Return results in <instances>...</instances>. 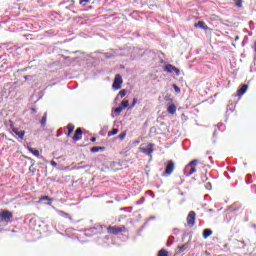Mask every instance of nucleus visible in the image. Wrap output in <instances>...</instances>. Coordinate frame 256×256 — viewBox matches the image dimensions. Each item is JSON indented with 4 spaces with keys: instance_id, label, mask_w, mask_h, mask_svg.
<instances>
[{
    "instance_id": "nucleus-34",
    "label": "nucleus",
    "mask_w": 256,
    "mask_h": 256,
    "mask_svg": "<svg viewBox=\"0 0 256 256\" xmlns=\"http://www.w3.org/2000/svg\"><path fill=\"white\" fill-rule=\"evenodd\" d=\"M95 141H97V138L92 137V138H91V142H92V143H95Z\"/></svg>"
},
{
    "instance_id": "nucleus-6",
    "label": "nucleus",
    "mask_w": 256,
    "mask_h": 256,
    "mask_svg": "<svg viewBox=\"0 0 256 256\" xmlns=\"http://www.w3.org/2000/svg\"><path fill=\"white\" fill-rule=\"evenodd\" d=\"M196 217H197V214L195 213V211H190L188 213L187 218H186L188 227H195Z\"/></svg>"
},
{
    "instance_id": "nucleus-27",
    "label": "nucleus",
    "mask_w": 256,
    "mask_h": 256,
    "mask_svg": "<svg viewBox=\"0 0 256 256\" xmlns=\"http://www.w3.org/2000/svg\"><path fill=\"white\" fill-rule=\"evenodd\" d=\"M118 137H119V139L121 141H123V139H125V137H127V133L126 132H122Z\"/></svg>"
},
{
    "instance_id": "nucleus-28",
    "label": "nucleus",
    "mask_w": 256,
    "mask_h": 256,
    "mask_svg": "<svg viewBox=\"0 0 256 256\" xmlns=\"http://www.w3.org/2000/svg\"><path fill=\"white\" fill-rule=\"evenodd\" d=\"M123 111V108L121 106L117 107L115 109V113H117V115H120V113Z\"/></svg>"
},
{
    "instance_id": "nucleus-9",
    "label": "nucleus",
    "mask_w": 256,
    "mask_h": 256,
    "mask_svg": "<svg viewBox=\"0 0 256 256\" xmlns=\"http://www.w3.org/2000/svg\"><path fill=\"white\" fill-rule=\"evenodd\" d=\"M163 69H164L165 73H173L174 72V73H176V75H179V73H181L179 68H177L171 64L163 66Z\"/></svg>"
},
{
    "instance_id": "nucleus-22",
    "label": "nucleus",
    "mask_w": 256,
    "mask_h": 256,
    "mask_svg": "<svg viewBox=\"0 0 256 256\" xmlns=\"http://www.w3.org/2000/svg\"><path fill=\"white\" fill-rule=\"evenodd\" d=\"M187 249V244L178 246V253H183Z\"/></svg>"
},
{
    "instance_id": "nucleus-32",
    "label": "nucleus",
    "mask_w": 256,
    "mask_h": 256,
    "mask_svg": "<svg viewBox=\"0 0 256 256\" xmlns=\"http://www.w3.org/2000/svg\"><path fill=\"white\" fill-rule=\"evenodd\" d=\"M97 229L99 230V233H101V231L103 230V227L98 226L97 228H92V231H97Z\"/></svg>"
},
{
    "instance_id": "nucleus-8",
    "label": "nucleus",
    "mask_w": 256,
    "mask_h": 256,
    "mask_svg": "<svg viewBox=\"0 0 256 256\" xmlns=\"http://www.w3.org/2000/svg\"><path fill=\"white\" fill-rule=\"evenodd\" d=\"M121 85H123V78L121 77V74H117L114 78L112 87L116 91H119V89H121Z\"/></svg>"
},
{
    "instance_id": "nucleus-14",
    "label": "nucleus",
    "mask_w": 256,
    "mask_h": 256,
    "mask_svg": "<svg viewBox=\"0 0 256 256\" xmlns=\"http://www.w3.org/2000/svg\"><path fill=\"white\" fill-rule=\"evenodd\" d=\"M210 235H213V231L211 229H204L203 230L204 239H207V237H210Z\"/></svg>"
},
{
    "instance_id": "nucleus-36",
    "label": "nucleus",
    "mask_w": 256,
    "mask_h": 256,
    "mask_svg": "<svg viewBox=\"0 0 256 256\" xmlns=\"http://www.w3.org/2000/svg\"><path fill=\"white\" fill-rule=\"evenodd\" d=\"M52 165H57V163L56 162H52Z\"/></svg>"
},
{
    "instance_id": "nucleus-12",
    "label": "nucleus",
    "mask_w": 256,
    "mask_h": 256,
    "mask_svg": "<svg viewBox=\"0 0 256 256\" xmlns=\"http://www.w3.org/2000/svg\"><path fill=\"white\" fill-rule=\"evenodd\" d=\"M167 111L168 113H170V115H175V113H177V106L174 103H172L168 105Z\"/></svg>"
},
{
    "instance_id": "nucleus-31",
    "label": "nucleus",
    "mask_w": 256,
    "mask_h": 256,
    "mask_svg": "<svg viewBox=\"0 0 256 256\" xmlns=\"http://www.w3.org/2000/svg\"><path fill=\"white\" fill-rule=\"evenodd\" d=\"M90 0H79L80 5H87V3H89Z\"/></svg>"
},
{
    "instance_id": "nucleus-11",
    "label": "nucleus",
    "mask_w": 256,
    "mask_h": 256,
    "mask_svg": "<svg viewBox=\"0 0 256 256\" xmlns=\"http://www.w3.org/2000/svg\"><path fill=\"white\" fill-rule=\"evenodd\" d=\"M83 135V130L81 128H77L74 136L72 137L73 141H81V136Z\"/></svg>"
},
{
    "instance_id": "nucleus-30",
    "label": "nucleus",
    "mask_w": 256,
    "mask_h": 256,
    "mask_svg": "<svg viewBox=\"0 0 256 256\" xmlns=\"http://www.w3.org/2000/svg\"><path fill=\"white\" fill-rule=\"evenodd\" d=\"M137 98H134L132 101V105L130 106V109H133V107H135V105H137Z\"/></svg>"
},
{
    "instance_id": "nucleus-16",
    "label": "nucleus",
    "mask_w": 256,
    "mask_h": 256,
    "mask_svg": "<svg viewBox=\"0 0 256 256\" xmlns=\"http://www.w3.org/2000/svg\"><path fill=\"white\" fill-rule=\"evenodd\" d=\"M98 151H105V147H92L91 153H98Z\"/></svg>"
},
{
    "instance_id": "nucleus-17",
    "label": "nucleus",
    "mask_w": 256,
    "mask_h": 256,
    "mask_svg": "<svg viewBox=\"0 0 256 256\" xmlns=\"http://www.w3.org/2000/svg\"><path fill=\"white\" fill-rule=\"evenodd\" d=\"M117 133H119V129L114 128L108 132V137H113V135H117Z\"/></svg>"
},
{
    "instance_id": "nucleus-2",
    "label": "nucleus",
    "mask_w": 256,
    "mask_h": 256,
    "mask_svg": "<svg viewBox=\"0 0 256 256\" xmlns=\"http://www.w3.org/2000/svg\"><path fill=\"white\" fill-rule=\"evenodd\" d=\"M125 232H127V227H125V225H122L120 227H117V226L107 227V233L109 235H119V233H125Z\"/></svg>"
},
{
    "instance_id": "nucleus-4",
    "label": "nucleus",
    "mask_w": 256,
    "mask_h": 256,
    "mask_svg": "<svg viewBox=\"0 0 256 256\" xmlns=\"http://www.w3.org/2000/svg\"><path fill=\"white\" fill-rule=\"evenodd\" d=\"M154 147H155V144L149 143L145 148L140 147L139 151L140 153H144V155H148L149 157H152L153 151H155Z\"/></svg>"
},
{
    "instance_id": "nucleus-24",
    "label": "nucleus",
    "mask_w": 256,
    "mask_h": 256,
    "mask_svg": "<svg viewBox=\"0 0 256 256\" xmlns=\"http://www.w3.org/2000/svg\"><path fill=\"white\" fill-rule=\"evenodd\" d=\"M236 7H243V0H234Z\"/></svg>"
},
{
    "instance_id": "nucleus-21",
    "label": "nucleus",
    "mask_w": 256,
    "mask_h": 256,
    "mask_svg": "<svg viewBox=\"0 0 256 256\" xmlns=\"http://www.w3.org/2000/svg\"><path fill=\"white\" fill-rule=\"evenodd\" d=\"M158 256H169V252L165 249H161L159 252H158Z\"/></svg>"
},
{
    "instance_id": "nucleus-35",
    "label": "nucleus",
    "mask_w": 256,
    "mask_h": 256,
    "mask_svg": "<svg viewBox=\"0 0 256 256\" xmlns=\"http://www.w3.org/2000/svg\"><path fill=\"white\" fill-rule=\"evenodd\" d=\"M31 111H33V113H36V112H37V109L32 108Z\"/></svg>"
},
{
    "instance_id": "nucleus-15",
    "label": "nucleus",
    "mask_w": 256,
    "mask_h": 256,
    "mask_svg": "<svg viewBox=\"0 0 256 256\" xmlns=\"http://www.w3.org/2000/svg\"><path fill=\"white\" fill-rule=\"evenodd\" d=\"M29 152L32 153V155H34L35 157H39L40 152L39 150L35 149V148H28Z\"/></svg>"
},
{
    "instance_id": "nucleus-37",
    "label": "nucleus",
    "mask_w": 256,
    "mask_h": 256,
    "mask_svg": "<svg viewBox=\"0 0 256 256\" xmlns=\"http://www.w3.org/2000/svg\"><path fill=\"white\" fill-rule=\"evenodd\" d=\"M235 39H236V40H237V39H239V36H236V38H235Z\"/></svg>"
},
{
    "instance_id": "nucleus-19",
    "label": "nucleus",
    "mask_w": 256,
    "mask_h": 256,
    "mask_svg": "<svg viewBox=\"0 0 256 256\" xmlns=\"http://www.w3.org/2000/svg\"><path fill=\"white\" fill-rule=\"evenodd\" d=\"M120 107L127 109V107H129V100H123L120 104Z\"/></svg>"
},
{
    "instance_id": "nucleus-25",
    "label": "nucleus",
    "mask_w": 256,
    "mask_h": 256,
    "mask_svg": "<svg viewBox=\"0 0 256 256\" xmlns=\"http://www.w3.org/2000/svg\"><path fill=\"white\" fill-rule=\"evenodd\" d=\"M119 97H121V99H123V97H125V95H127V90L123 89L119 92Z\"/></svg>"
},
{
    "instance_id": "nucleus-3",
    "label": "nucleus",
    "mask_w": 256,
    "mask_h": 256,
    "mask_svg": "<svg viewBox=\"0 0 256 256\" xmlns=\"http://www.w3.org/2000/svg\"><path fill=\"white\" fill-rule=\"evenodd\" d=\"M175 171V162L173 160H169L166 164V168L162 173L163 177H170V175Z\"/></svg>"
},
{
    "instance_id": "nucleus-5",
    "label": "nucleus",
    "mask_w": 256,
    "mask_h": 256,
    "mask_svg": "<svg viewBox=\"0 0 256 256\" xmlns=\"http://www.w3.org/2000/svg\"><path fill=\"white\" fill-rule=\"evenodd\" d=\"M10 129L19 139H25V130H19V128L15 127V124L13 123L10 124Z\"/></svg>"
},
{
    "instance_id": "nucleus-7",
    "label": "nucleus",
    "mask_w": 256,
    "mask_h": 256,
    "mask_svg": "<svg viewBox=\"0 0 256 256\" xmlns=\"http://www.w3.org/2000/svg\"><path fill=\"white\" fill-rule=\"evenodd\" d=\"M1 221H5V223H9L11 219H13V213L9 210H5L0 213Z\"/></svg>"
},
{
    "instance_id": "nucleus-10",
    "label": "nucleus",
    "mask_w": 256,
    "mask_h": 256,
    "mask_svg": "<svg viewBox=\"0 0 256 256\" xmlns=\"http://www.w3.org/2000/svg\"><path fill=\"white\" fill-rule=\"evenodd\" d=\"M247 89H249V85L243 84L236 92L237 97H243L247 93Z\"/></svg>"
},
{
    "instance_id": "nucleus-29",
    "label": "nucleus",
    "mask_w": 256,
    "mask_h": 256,
    "mask_svg": "<svg viewBox=\"0 0 256 256\" xmlns=\"http://www.w3.org/2000/svg\"><path fill=\"white\" fill-rule=\"evenodd\" d=\"M142 203H145V197H142L139 201H136V205H142Z\"/></svg>"
},
{
    "instance_id": "nucleus-18",
    "label": "nucleus",
    "mask_w": 256,
    "mask_h": 256,
    "mask_svg": "<svg viewBox=\"0 0 256 256\" xmlns=\"http://www.w3.org/2000/svg\"><path fill=\"white\" fill-rule=\"evenodd\" d=\"M194 27H199L200 29H205V22L198 21V23L194 24Z\"/></svg>"
},
{
    "instance_id": "nucleus-1",
    "label": "nucleus",
    "mask_w": 256,
    "mask_h": 256,
    "mask_svg": "<svg viewBox=\"0 0 256 256\" xmlns=\"http://www.w3.org/2000/svg\"><path fill=\"white\" fill-rule=\"evenodd\" d=\"M197 163H199V160L194 159L188 165H186V167L184 169V173H185L186 177H191V175H193V173H195V171H197V168H196Z\"/></svg>"
},
{
    "instance_id": "nucleus-13",
    "label": "nucleus",
    "mask_w": 256,
    "mask_h": 256,
    "mask_svg": "<svg viewBox=\"0 0 256 256\" xmlns=\"http://www.w3.org/2000/svg\"><path fill=\"white\" fill-rule=\"evenodd\" d=\"M67 129H68V133H67V137H71V134L73 133V131H75V125L69 123L67 125Z\"/></svg>"
},
{
    "instance_id": "nucleus-23",
    "label": "nucleus",
    "mask_w": 256,
    "mask_h": 256,
    "mask_svg": "<svg viewBox=\"0 0 256 256\" xmlns=\"http://www.w3.org/2000/svg\"><path fill=\"white\" fill-rule=\"evenodd\" d=\"M39 201H49L51 203L53 199H51L49 196H42L39 198Z\"/></svg>"
},
{
    "instance_id": "nucleus-20",
    "label": "nucleus",
    "mask_w": 256,
    "mask_h": 256,
    "mask_svg": "<svg viewBox=\"0 0 256 256\" xmlns=\"http://www.w3.org/2000/svg\"><path fill=\"white\" fill-rule=\"evenodd\" d=\"M41 125L42 127H45V125H47V113H45L44 116L42 117Z\"/></svg>"
},
{
    "instance_id": "nucleus-33",
    "label": "nucleus",
    "mask_w": 256,
    "mask_h": 256,
    "mask_svg": "<svg viewBox=\"0 0 256 256\" xmlns=\"http://www.w3.org/2000/svg\"><path fill=\"white\" fill-rule=\"evenodd\" d=\"M171 245H173V241L168 240L167 243H166V246H167V247H171Z\"/></svg>"
},
{
    "instance_id": "nucleus-26",
    "label": "nucleus",
    "mask_w": 256,
    "mask_h": 256,
    "mask_svg": "<svg viewBox=\"0 0 256 256\" xmlns=\"http://www.w3.org/2000/svg\"><path fill=\"white\" fill-rule=\"evenodd\" d=\"M173 89L176 93H181V88H179V86L173 84Z\"/></svg>"
}]
</instances>
